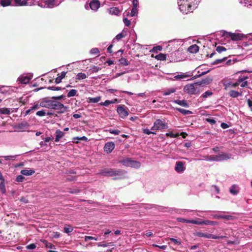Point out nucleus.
<instances>
[{
  "label": "nucleus",
  "mask_w": 252,
  "mask_h": 252,
  "mask_svg": "<svg viewBox=\"0 0 252 252\" xmlns=\"http://www.w3.org/2000/svg\"><path fill=\"white\" fill-rule=\"evenodd\" d=\"M125 173L126 172L121 169L104 168L99 170L98 174L104 176H115L116 177L114 178L113 179L117 180L122 179L124 177Z\"/></svg>",
  "instance_id": "2"
},
{
  "label": "nucleus",
  "mask_w": 252,
  "mask_h": 252,
  "mask_svg": "<svg viewBox=\"0 0 252 252\" xmlns=\"http://www.w3.org/2000/svg\"><path fill=\"white\" fill-rule=\"evenodd\" d=\"M227 59V57H224L222 59H217L215 61H214L213 64H217L218 63H220L225 61Z\"/></svg>",
  "instance_id": "52"
},
{
  "label": "nucleus",
  "mask_w": 252,
  "mask_h": 252,
  "mask_svg": "<svg viewBox=\"0 0 252 252\" xmlns=\"http://www.w3.org/2000/svg\"><path fill=\"white\" fill-rule=\"evenodd\" d=\"M186 168L184 166V163L182 161H178L176 162L175 170L178 173L183 172Z\"/></svg>",
  "instance_id": "10"
},
{
  "label": "nucleus",
  "mask_w": 252,
  "mask_h": 252,
  "mask_svg": "<svg viewBox=\"0 0 252 252\" xmlns=\"http://www.w3.org/2000/svg\"><path fill=\"white\" fill-rule=\"evenodd\" d=\"M193 235L194 236L199 237H204L206 238H212L213 239V235L211 234L205 233L201 232H195L193 233Z\"/></svg>",
  "instance_id": "12"
},
{
  "label": "nucleus",
  "mask_w": 252,
  "mask_h": 252,
  "mask_svg": "<svg viewBox=\"0 0 252 252\" xmlns=\"http://www.w3.org/2000/svg\"><path fill=\"white\" fill-rule=\"evenodd\" d=\"M40 242H42L44 244L45 247L46 248H50L51 249H55V246L54 245H53L52 244H51L50 243L48 242L46 240L41 239Z\"/></svg>",
  "instance_id": "21"
},
{
  "label": "nucleus",
  "mask_w": 252,
  "mask_h": 252,
  "mask_svg": "<svg viewBox=\"0 0 252 252\" xmlns=\"http://www.w3.org/2000/svg\"><path fill=\"white\" fill-rule=\"evenodd\" d=\"M189 222V221H188ZM190 223L197 224V225H203L204 224V220H191V221H190Z\"/></svg>",
  "instance_id": "42"
},
{
  "label": "nucleus",
  "mask_w": 252,
  "mask_h": 252,
  "mask_svg": "<svg viewBox=\"0 0 252 252\" xmlns=\"http://www.w3.org/2000/svg\"><path fill=\"white\" fill-rule=\"evenodd\" d=\"M126 35V32H124L123 31L122 32H121L120 33H119L116 35V38L117 40H119L125 37Z\"/></svg>",
  "instance_id": "37"
},
{
  "label": "nucleus",
  "mask_w": 252,
  "mask_h": 252,
  "mask_svg": "<svg viewBox=\"0 0 252 252\" xmlns=\"http://www.w3.org/2000/svg\"><path fill=\"white\" fill-rule=\"evenodd\" d=\"M218 218L220 219H224L227 220H232L233 218V217L229 215H220L218 216Z\"/></svg>",
  "instance_id": "45"
},
{
  "label": "nucleus",
  "mask_w": 252,
  "mask_h": 252,
  "mask_svg": "<svg viewBox=\"0 0 252 252\" xmlns=\"http://www.w3.org/2000/svg\"><path fill=\"white\" fill-rule=\"evenodd\" d=\"M0 189L1 190L2 193H4L5 192V189L4 186V181H0Z\"/></svg>",
  "instance_id": "51"
},
{
  "label": "nucleus",
  "mask_w": 252,
  "mask_h": 252,
  "mask_svg": "<svg viewBox=\"0 0 252 252\" xmlns=\"http://www.w3.org/2000/svg\"><path fill=\"white\" fill-rule=\"evenodd\" d=\"M248 78L247 76L239 77L237 80V83H239V85L240 83L244 82V81Z\"/></svg>",
  "instance_id": "61"
},
{
  "label": "nucleus",
  "mask_w": 252,
  "mask_h": 252,
  "mask_svg": "<svg viewBox=\"0 0 252 252\" xmlns=\"http://www.w3.org/2000/svg\"><path fill=\"white\" fill-rule=\"evenodd\" d=\"M101 97L99 96L96 97H89L87 101L90 103H97L101 100Z\"/></svg>",
  "instance_id": "29"
},
{
  "label": "nucleus",
  "mask_w": 252,
  "mask_h": 252,
  "mask_svg": "<svg viewBox=\"0 0 252 252\" xmlns=\"http://www.w3.org/2000/svg\"><path fill=\"white\" fill-rule=\"evenodd\" d=\"M28 0H14V1L15 6H22L28 5Z\"/></svg>",
  "instance_id": "17"
},
{
  "label": "nucleus",
  "mask_w": 252,
  "mask_h": 252,
  "mask_svg": "<svg viewBox=\"0 0 252 252\" xmlns=\"http://www.w3.org/2000/svg\"><path fill=\"white\" fill-rule=\"evenodd\" d=\"M199 47L196 44H193L190 46L188 49V51L192 54L196 53L199 51Z\"/></svg>",
  "instance_id": "15"
},
{
  "label": "nucleus",
  "mask_w": 252,
  "mask_h": 252,
  "mask_svg": "<svg viewBox=\"0 0 252 252\" xmlns=\"http://www.w3.org/2000/svg\"><path fill=\"white\" fill-rule=\"evenodd\" d=\"M207 159L211 161H218V155H210L207 157Z\"/></svg>",
  "instance_id": "36"
},
{
  "label": "nucleus",
  "mask_w": 252,
  "mask_h": 252,
  "mask_svg": "<svg viewBox=\"0 0 252 252\" xmlns=\"http://www.w3.org/2000/svg\"><path fill=\"white\" fill-rule=\"evenodd\" d=\"M119 62H120V64H121L123 65H125V66L129 64L126 58H123V57L121 58L119 60Z\"/></svg>",
  "instance_id": "40"
},
{
  "label": "nucleus",
  "mask_w": 252,
  "mask_h": 252,
  "mask_svg": "<svg viewBox=\"0 0 252 252\" xmlns=\"http://www.w3.org/2000/svg\"><path fill=\"white\" fill-rule=\"evenodd\" d=\"M27 249L32 250L36 248V246L34 244H31L26 247Z\"/></svg>",
  "instance_id": "64"
},
{
  "label": "nucleus",
  "mask_w": 252,
  "mask_h": 252,
  "mask_svg": "<svg viewBox=\"0 0 252 252\" xmlns=\"http://www.w3.org/2000/svg\"><path fill=\"white\" fill-rule=\"evenodd\" d=\"M67 73V72H65V71H62L61 74H60V75L58 76L56 79H55V82L56 83V84H59L60 83V82H61L62 81V80L64 78H65V76H66V74Z\"/></svg>",
  "instance_id": "20"
},
{
  "label": "nucleus",
  "mask_w": 252,
  "mask_h": 252,
  "mask_svg": "<svg viewBox=\"0 0 252 252\" xmlns=\"http://www.w3.org/2000/svg\"><path fill=\"white\" fill-rule=\"evenodd\" d=\"M175 92V90L174 89H169L163 93L164 95H170L171 93H174Z\"/></svg>",
  "instance_id": "47"
},
{
  "label": "nucleus",
  "mask_w": 252,
  "mask_h": 252,
  "mask_svg": "<svg viewBox=\"0 0 252 252\" xmlns=\"http://www.w3.org/2000/svg\"><path fill=\"white\" fill-rule=\"evenodd\" d=\"M155 58L158 60L165 61L166 59V56L165 54L159 53L155 57Z\"/></svg>",
  "instance_id": "32"
},
{
  "label": "nucleus",
  "mask_w": 252,
  "mask_h": 252,
  "mask_svg": "<svg viewBox=\"0 0 252 252\" xmlns=\"http://www.w3.org/2000/svg\"><path fill=\"white\" fill-rule=\"evenodd\" d=\"M117 112L122 118H126L129 114L124 106H119L117 108Z\"/></svg>",
  "instance_id": "7"
},
{
  "label": "nucleus",
  "mask_w": 252,
  "mask_h": 252,
  "mask_svg": "<svg viewBox=\"0 0 252 252\" xmlns=\"http://www.w3.org/2000/svg\"><path fill=\"white\" fill-rule=\"evenodd\" d=\"M226 50V49L223 46H218L216 48V51L220 53H221L222 52L225 51Z\"/></svg>",
  "instance_id": "46"
},
{
  "label": "nucleus",
  "mask_w": 252,
  "mask_h": 252,
  "mask_svg": "<svg viewBox=\"0 0 252 252\" xmlns=\"http://www.w3.org/2000/svg\"><path fill=\"white\" fill-rule=\"evenodd\" d=\"M212 81V79L210 77H207L202 79L201 81L196 82V84L199 86L202 84H209Z\"/></svg>",
  "instance_id": "19"
},
{
  "label": "nucleus",
  "mask_w": 252,
  "mask_h": 252,
  "mask_svg": "<svg viewBox=\"0 0 252 252\" xmlns=\"http://www.w3.org/2000/svg\"><path fill=\"white\" fill-rule=\"evenodd\" d=\"M231 155L226 153H222L219 155H218V161L226 160L231 158Z\"/></svg>",
  "instance_id": "14"
},
{
  "label": "nucleus",
  "mask_w": 252,
  "mask_h": 252,
  "mask_svg": "<svg viewBox=\"0 0 252 252\" xmlns=\"http://www.w3.org/2000/svg\"><path fill=\"white\" fill-rule=\"evenodd\" d=\"M120 163H122L125 166H133L135 161L132 160L130 158H126L119 161Z\"/></svg>",
  "instance_id": "9"
},
{
  "label": "nucleus",
  "mask_w": 252,
  "mask_h": 252,
  "mask_svg": "<svg viewBox=\"0 0 252 252\" xmlns=\"http://www.w3.org/2000/svg\"><path fill=\"white\" fill-rule=\"evenodd\" d=\"M86 78H87V75H86V74L82 73V72H80L77 74V75L76 76V79L78 80H80L86 79Z\"/></svg>",
  "instance_id": "34"
},
{
  "label": "nucleus",
  "mask_w": 252,
  "mask_h": 252,
  "mask_svg": "<svg viewBox=\"0 0 252 252\" xmlns=\"http://www.w3.org/2000/svg\"><path fill=\"white\" fill-rule=\"evenodd\" d=\"M12 0H0V4L3 7L12 5Z\"/></svg>",
  "instance_id": "27"
},
{
  "label": "nucleus",
  "mask_w": 252,
  "mask_h": 252,
  "mask_svg": "<svg viewBox=\"0 0 252 252\" xmlns=\"http://www.w3.org/2000/svg\"><path fill=\"white\" fill-rule=\"evenodd\" d=\"M100 5V1L98 0H92L89 4L90 8L94 11H96L99 8Z\"/></svg>",
  "instance_id": "11"
},
{
  "label": "nucleus",
  "mask_w": 252,
  "mask_h": 252,
  "mask_svg": "<svg viewBox=\"0 0 252 252\" xmlns=\"http://www.w3.org/2000/svg\"><path fill=\"white\" fill-rule=\"evenodd\" d=\"M24 177L22 175H18L16 178V181L17 182H22L24 181Z\"/></svg>",
  "instance_id": "60"
},
{
  "label": "nucleus",
  "mask_w": 252,
  "mask_h": 252,
  "mask_svg": "<svg viewBox=\"0 0 252 252\" xmlns=\"http://www.w3.org/2000/svg\"><path fill=\"white\" fill-rule=\"evenodd\" d=\"M17 155L15 156H4L3 158H4V159L6 160H14L17 157Z\"/></svg>",
  "instance_id": "44"
},
{
  "label": "nucleus",
  "mask_w": 252,
  "mask_h": 252,
  "mask_svg": "<svg viewBox=\"0 0 252 252\" xmlns=\"http://www.w3.org/2000/svg\"><path fill=\"white\" fill-rule=\"evenodd\" d=\"M64 135V133L61 131L59 129H57L56 131V138H55V141L58 142L59 141L61 138H62Z\"/></svg>",
  "instance_id": "25"
},
{
  "label": "nucleus",
  "mask_w": 252,
  "mask_h": 252,
  "mask_svg": "<svg viewBox=\"0 0 252 252\" xmlns=\"http://www.w3.org/2000/svg\"><path fill=\"white\" fill-rule=\"evenodd\" d=\"M10 113V110L9 108L3 107L0 108V114L9 115Z\"/></svg>",
  "instance_id": "30"
},
{
  "label": "nucleus",
  "mask_w": 252,
  "mask_h": 252,
  "mask_svg": "<svg viewBox=\"0 0 252 252\" xmlns=\"http://www.w3.org/2000/svg\"><path fill=\"white\" fill-rule=\"evenodd\" d=\"M222 36L225 37H230L231 39L233 41H239L242 40L244 35L239 33H231L224 31L222 34Z\"/></svg>",
  "instance_id": "4"
},
{
  "label": "nucleus",
  "mask_w": 252,
  "mask_h": 252,
  "mask_svg": "<svg viewBox=\"0 0 252 252\" xmlns=\"http://www.w3.org/2000/svg\"><path fill=\"white\" fill-rule=\"evenodd\" d=\"M169 240L173 242L175 245H180L181 244V242L176 239L173 238H169Z\"/></svg>",
  "instance_id": "53"
},
{
  "label": "nucleus",
  "mask_w": 252,
  "mask_h": 252,
  "mask_svg": "<svg viewBox=\"0 0 252 252\" xmlns=\"http://www.w3.org/2000/svg\"><path fill=\"white\" fill-rule=\"evenodd\" d=\"M91 53L92 54H98L99 53V50L97 48H94L91 49L90 51Z\"/></svg>",
  "instance_id": "54"
},
{
  "label": "nucleus",
  "mask_w": 252,
  "mask_h": 252,
  "mask_svg": "<svg viewBox=\"0 0 252 252\" xmlns=\"http://www.w3.org/2000/svg\"><path fill=\"white\" fill-rule=\"evenodd\" d=\"M168 128V126L166 124L164 123L160 119H157L154 123L153 126L152 127L151 129L154 131H157Z\"/></svg>",
  "instance_id": "5"
},
{
  "label": "nucleus",
  "mask_w": 252,
  "mask_h": 252,
  "mask_svg": "<svg viewBox=\"0 0 252 252\" xmlns=\"http://www.w3.org/2000/svg\"><path fill=\"white\" fill-rule=\"evenodd\" d=\"M174 102L185 107L188 108L189 107V104L185 100H175Z\"/></svg>",
  "instance_id": "28"
},
{
  "label": "nucleus",
  "mask_w": 252,
  "mask_h": 252,
  "mask_svg": "<svg viewBox=\"0 0 252 252\" xmlns=\"http://www.w3.org/2000/svg\"><path fill=\"white\" fill-rule=\"evenodd\" d=\"M238 85H239V83H237V82H235V83L230 82V83H228L226 85V87H233V88H235V87L238 86Z\"/></svg>",
  "instance_id": "48"
},
{
  "label": "nucleus",
  "mask_w": 252,
  "mask_h": 252,
  "mask_svg": "<svg viewBox=\"0 0 252 252\" xmlns=\"http://www.w3.org/2000/svg\"><path fill=\"white\" fill-rule=\"evenodd\" d=\"M217 224V222L216 221L209 220H204V224H205V225H214Z\"/></svg>",
  "instance_id": "43"
},
{
  "label": "nucleus",
  "mask_w": 252,
  "mask_h": 252,
  "mask_svg": "<svg viewBox=\"0 0 252 252\" xmlns=\"http://www.w3.org/2000/svg\"><path fill=\"white\" fill-rule=\"evenodd\" d=\"M228 94L230 97L236 98L239 96H242L243 91L242 90H241L240 92L234 90H231L229 92Z\"/></svg>",
  "instance_id": "13"
},
{
  "label": "nucleus",
  "mask_w": 252,
  "mask_h": 252,
  "mask_svg": "<svg viewBox=\"0 0 252 252\" xmlns=\"http://www.w3.org/2000/svg\"><path fill=\"white\" fill-rule=\"evenodd\" d=\"M184 91L190 95H193L198 94L200 90L199 86L195 83L194 84H189L185 86Z\"/></svg>",
  "instance_id": "3"
},
{
  "label": "nucleus",
  "mask_w": 252,
  "mask_h": 252,
  "mask_svg": "<svg viewBox=\"0 0 252 252\" xmlns=\"http://www.w3.org/2000/svg\"><path fill=\"white\" fill-rule=\"evenodd\" d=\"M137 13V7L132 6V8L131 10L130 13H129V12H127L126 15H127V16L130 15L131 16H134L135 15H136Z\"/></svg>",
  "instance_id": "38"
},
{
  "label": "nucleus",
  "mask_w": 252,
  "mask_h": 252,
  "mask_svg": "<svg viewBox=\"0 0 252 252\" xmlns=\"http://www.w3.org/2000/svg\"><path fill=\"white\" fill-rule=\"evenodd\" d=\"M123 22H124L125 25L127 27H128L129 26H130V23H131L130 21L126 18H125L123 19Z\"/></svg>",
  "instance_id": "62"
},
{
  "label": "nucleus",
  "mask_w": 252,
  "mask_h": 252,
  "mask_svg": "<svg viewBox=\"0 0 252 252\" xmlns=\"http://www.w3.org/2000/svg\"><path fill=\"white\" fill-rule=\"evenodd\" d=\"M109 131L110 133L118 135L120 133V131L118 129H109Z\"/></svg>",
  "instance_id": "57"
},
{
  "label": "nucleus",
  "mask_w": 252,
  "mask_h": 252,
  "mask_svg": "<svg viewBox=\"0 0 252 252\" xmlns=\"http://www.w3.org/2000/svg\"><path fill=\"white\" fill-rule=\"evenodd\" d=\"M63 230L64 232L69 234V233L73 231V229L71 225H68V227L65 226L64 227Z\"/></svg>",
  "instance_id": "41"
},
{
  "label": "nucleus",
  "mask_w": 252,
  "mask_h": 252,
  "mask_svg": "<svg viewBox=\"0 0 252 252\" xmlns=\"http://www.w3.org/2000/svg\"><path fill=\"white\" fill-rule=\"evenodd\" d=\"M213 94L211 92L206 91L202 95V97L203 98H206L208 96H210Z\"/></svg>",
  "instance_id": "59"
},
{
  "label": "nucleus",
  "mask_w": 252,
  "mask_h": 252,
  "mask_svg": "<svg viewBox=\"0 0 252 252\" xmlns=\"http://www.w3.org/2000/svg\"><path fill=\"white\" fill-rule=\"evenodd\" d=\"M77 91L75 89L71 90L67 94V96L68 97H70L72 96H74L77 95Z\"/></svg>",
  "instance_id": "35"
},
{
  "label": "nucleus",
  "mask_w": 252,
  "mask_h": 252,
  "mask_svg": "<svg viewBox=\"0 0 252 252\" xmlns=\"http://www.w3.org/2000/svg\"><path fill=\"white\" fill-rule=\"evenodd\" d=\"M179 9L181 11H182L183 13H185L186 14L187 12V4H179Z\"/></svg>",
  "instance_id": "39"
},
{
  "label": "nucleus",
  "mask_w": 252,
  "mask_h": 252,
  "mask_svg": "<svg viewBox=\"0 0 252 252\" xmlns=\"http://www.w3.org/2000/svg\"><path fill=\"white\" fill-rule=\"evenodd\" d=\"M56 0H45L44 3L49 8H52L56 5Z\"/></svg>",
  "instance_id": "22"
},
{
  "label": "nucleus",
  "mask_w": 252,
  "mask_h": 252,
  "mask_svg": "<svg viewBox=\"0 0 252 252\" xmlns=\"http://www.w3.org/2000/svg\"><path fill=\"white\" fill-rule=\"evenodd\" d=\"M175 109L177 110L178 111L184 115H190L192 114L193 113L192 111L188 110H185L182 108H175Z\"/></svg>",
  "instance_id": "24"
},
{
  "label": "nucleus",
  "mask_w": 252,
  "mask_h": 252,
  "mask_svg": "<svg viewBox=\"0 0 252 252\" xmlns=\"http://www.w3.org/2000/svg\"><path fill=\"white\" fill-rule=\"evenodd\" d=\"M46 113L45 112V110L43 109L40 111H37L36 113V115L40 117H43L45 116Z\"/></svg>",
  "instance_id": "49"
},
{
  "label": "nucleus",
  "mask_w": 252,
  "mask_h": 252,
  "mask_svg": "<svg viewBox=\"0 0 252 252\" xmlns=\"http://www.w3.org/2000/svg\"><path fill=\"white\" fill-rule=\"evenodd\" d=\"M109 14L111 15H118L121 12L120 10L118 7H111L108 9Z\"/></svg>",
  "instance_id": "18"
},
{
  "label": "nucleus",
  "mask_w": 252,
  "mask_h": 252,
  "mask_svg": "<svg viewBox=\"0 0 252 252\" xmlns=\"http://www.w3.org/2000/svg\"><path fill=\"white\" fill-rule=\"evenodd\" d=\"M189 77V75H185V74H182V75H176L174 77L175 78L177 79H183V78H187Z\"/></svg>",
  "instance_id": "55"
},
{
  "label": "nucleus",
  "mask_w": 252,
  "mask_h": 252,
  "mask_svg": "<svg viewBox=\"0 0 252 252\" xmlns=\"http://www.w3.org/2000/svg\"><path fill=\"white\" fill-rule=\"evenodd\" d=\"M230 192L233 194L236 195L238 193V190L237 189V187L236 185H233L229 189Z\"/></svg>",
  "instance_id": "31"
},
{
  "label": "nucleus",
  "mask_w": 252,
  "mask_h": 252,
  "mask_svg": "<svg viewBox=\"0 0 252 252\" xmlns=\"http://www.w3.org/2000/svg\"><path fill=\"white\" fill-rule=\"evenodd\" d=\"M196 8V6L193 4L187 3V12L186 14L189 12H192Z\"/></svg>",
  "instance_id": "23"
},
{
  "label": "nucleus",
  "mask_w": 252,
  "mask_h": 252,
  "mask_svg": "<svg viewBox=\"0 0 252 252\" xmlns=\"http://www.w3.org/2000/svg\"><path fill=\"white\" fill-rule=\"evenodd\" d=\"M115 101H117V99H116L114 101H111V100H105L103 102H102L100 103L99 104V105H101V106H108L109 105H110L111 104L115 103Z\"/></svg>",
  "instance_id": "33"
},
{
  "label": "nucleus",
  "mask_w": 252,
  "mask_h": 252,
  "mask_svg": "<svg viewBox=\"0 0 252 252\" xmlns=\"http://www.w3.org/2000/svg\"><path fill=\"white\" fill-rule=\"evenodd\" d=\"M206 121L211 124V125H214L216 123V120L212 118H207Z\"/></svg>",
  "instance_id": "63"
},
{
  "label": "nucleus",
  "mask_w": 252,
  "mask_h": 252,
  "mask_svg": "<svg viewBox=\"0 0 252 252\" xmlns=\"http://www.w3.org/2000/svg\"><path fill=\"white\" fill-rule=\"evenodd\" d=\"M40 101L39 103H34V105L31 107V110H34L39 109L41 106Z\"/></svg>",
  "instance_id": "50"
},
{
  "label": "nucleus",
  "mask_w": 252,
  "mask_h": 252,
  "mask_svg": "<svg viewBox=\"0 0 252 252\" xmlns=\"http://www.w3.org/2000/svg\"><path fill=\"white\" fill-rule=\"evenodd\" d=\"M35 173V171L34 170L31 169V170H27V169H24L22 170L21 171V173L22 175H26V176H29L32 175L33 174Z\"/></svg>",
  "instance_id": "26"
},
{
  "label": "nucleus",
  "mask_w": 252,
  "mask_h": 252,
  "mask_svg": "<svg viewBox=\"0 0 252 252\" xmlns=\"http://www.w3.org/2000/svg\"><path fill=\"white\" fill-rule=\"evenodd\" d=\"M115 148V144L113 142H107L104 146V151L107 154L112 152Z\"/></svg>",
  "instance_id": "8"
},
{
  "label": "nucleus",
  "mask_w": 252,
  "mask_h": 252,
  "mask_svg": "<svg viewBox=\"0 0 252 252\" xmlns=\"http://www.w3.org/2000/svg\"><path fill=\"white\" fill-rule=\"evenodd\" d=\"M41 107H45L59 111V113H63L66 111L67 107L60 102L44 98L40 101Z\"/></svg>",
  "instance_id": "1"
},
{
  "label": "nucleus",
  "mask_w": 252,
  "mask_h": 252,
  "mask_svg": "<svg viewBox=\"0 0 252 252\" xmlns=\"http://www.w3.org/2000/svg\"><path fill=\"white\" fill-rule=\"evenodd\" d=\"M97 239H98L97 238H95V237H93V236H86L85 237V241H87L88 240H94L95 241H97Z\"/></svg>",
  "instance_id": "58"
},
{
  "label": "nucleus",
  "mask_w": 252,
  "mask_h": 252,
  "mask_svg": "<svg viewBox=\"0 0 252 252\" xmlns=\"http://www.w3.org/2000/svg\"><path fill=\"white\" fill-rule=\"evenodd\" d=\"M30 126V125L26 122L23 121L20 123L17 124L14 128L18 131H23L28 129Z\"/></svg>",
  "instance_id": "6"
},
{
  "label": "nucleus",
  "mask_w": 252,
  "mask_h": 252,
  "mask_svg": "<svg viewBox=\"0 0 252 252\" xmlns=\"http://www.w3.org/2000/svg\"><path fill=\"white\" fill-rule=\"evenodd\" d=\"M31 79V78L28 76H21L18 78V80L21 84H26L30 82Z\"/></svg>",
  "instance_id": "16"
},
{
  "label": "nucleus",
  "mask_w": 252,
  "mask_h": 252,
  "mask_svg": "<svg viewBox=\"0 0 252 252\" xmlns=\"http://www.w3.org/2000/svg\"><path fill=\"white\" fill-rule=\"evenodd\" d=\"M48 89L52 91H60L62 89L60 87L52 86L48 87Z\"/></svg>",
  "instance_id": "56"
}]
</instances>
